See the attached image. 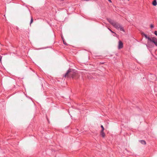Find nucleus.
<instances>
[{"label":"nucleus","instance_id":"1","mask_svg":"<svg viewBox=\"0 0 157 157\" xmlns=\"http://www.w3.org/2000/svg\"><path fill=\"white\" fill-rule=\"evenodd\" d=\"M71 69H69L65 74L64 76L65 77H68L70 76L73 79H78V77L77 74L74 71H71Z\"/></svg>","mask_w":157,"mask_h":157},{"label":"nucleus","instance_id":"2","mask_svg":"<svg viewBox=\"0 0 157 157\" xmlns=\"http://www.w3.org/2000/svg\"><path fill=\"white\" fill-rule=\"evenodd\" d=\"M113 26L117 29H119L120 30L124 31V30L122 26L117 23L115 22Z\"/></svg>","mask_w":157,"mask_h":157},{"label":"nucleus","instance_id":"3","mask_svg":"<svg viewBox=\"0 0 157 157\" xmlns=\"http://www.w3.org/2000/svg\"><path fill=\"white\" fill-rule=\"evenodd\" d=\"M142 35L143 36H144V37H145V38L146 39H147L148 41L151 42V40H152L153 39V37L152 38H151L149 37H148L146 34H145V33H142Z\"/></svg>","mask_w":157,"mask_h":157},{"label":"nucleus","instance_id":"4","mask_svg":"<svg viewBox=\"0 0 157 157\" xmlns=\"http://www.w3.org/2000/svg\"><path fill=\"white\" fill-rule=\"evenodd\" d=\"M123 47V43L120 40L118 43V48L119 49L122 48Z\"/></svg>","mask_w":157,"mask_h":157},{"label":"nucleus","instance_id":"5","mask_svg":"<svg viewBox=\"0 0 157 157\" xmlns=\"http://www.w3.org/2000/svg\"><path fill=\"white\" fill-rule=\"evenodd\" d=\"M151 42L153 43L155 45L157 46V39L155 37H153V39Z\"/></svg>","mask_w":157,"mask_h":157},{"label":"nucleus","instance_id":"6","mask_svg":"<svg viewBox=\"0 0 157 157\" xmlns=\"http://www.w3.org/2000/svg\"><path fill=\"white\" fill-rule=\"evenodd\" d=\"M108 22L110 23L113 26L114 25L115 21L110 19H107Z\"/></svg>","mask_w":157,"mask_h":157},{"label":"nucleus","instance_id":"7","mask_svg":"<svg viewBox=\"0 0 157 157\" xmlns=\"http://www.w3.org/2000/svg\"><path fill=\"white\" fill-rule=\"evenodd\" d=\"M100 135L103 138L105 137V134L104 132V131H101L100 132Z\"/></svg>","mask_w":157,"mask_h":157},{"label":"nucleus","instance_id":"8","mask_svg":"<svg viewBox=\"0 0 157 157\" xmlns=\"http://www.w3.org/2000/svg\"><path fill=\"white\" fill-rule=\"evenodd\" d=\"M139 142L141 143V144H144V145H145L146 144V141L144 140H140Z\"/></svg>","mask_w":157,"mask_h":157},{"label":"nucleus","instance_id":"9","mask_svg":"<svg viewBox=\"0 0 157 157\" xmlns=\"http://www.w3.org/2000/svg\"><path fill=\"white\" fill-rule=\"evenodd\" d=\"M152 5L154 6H156L157 4V3L156 0H154L152 2Z\"/></svg>","mask_w":157,"mask_h":157},{"label":"nucleus","instance_id":"10","mask_svg":"<svg viewBox=\"0 0 157 157\" xmlns=\"http://www.w3.org/2000/svg\"><path fill=\"white\" fill-rule=\"evenodd\" d=\"M108 28V29L112 33H114L115 34H116V33H114V32H113V31L110 29L109 28Z\"/></svg>","mask_w":157,"mask_h":157},{"label":"nucleus","instance_id":"11","mask_svg":"<svg viewBox=\"0 0 157 157\" xmlns=\"http://www.w3.org/2000/svg\"><path fill=\"white\" fill-rule=\"evenodd\" d=\"M101 128H102V129L101 130V131H104V128L103 126L102 125H101Z\"/></svg>","mask_w":157,"mask_h":157},{"label":"nucleus","instance_id":"12","mask_svg":"<svg viewBox=\"0 0 157 157\" xmlns=\"http://www.w3.org/2000/svg\"><path fill=\"white\" fill-rule=\"evenodd\" d=\"M33 22V18L32 17H31V20L30 21V24H31Z\"/></svg>","mask_w":157,"mask_h":157},{"label":"nucleus","instance_id":"13","mask_svg":"<svg viewBox=\"0 0 157 157\" xmlns=\"http://www.w3.org/2000/svg\"><path fill=\"white\" fill-rule=\"evenodd\" d=\"M154 34L156 35V36H157V31H155L154 32Z\"/></svg>","mask_w":157,"mask_h":157},{"label":"nucleus","instance_id":"14","mask_svg":"<svg viewBox=\"0 0 157 157\" xmlns=\"http://www.w3.org/2000/svg\"><path fill=\"white\" fill-rule=\"evenodd\" d=\"M150 27L151 28H153L154 27V25H153L152 24H151V25H150Z\"/></svg>","mask_w":157,"mask_h":157},{"label":"nucleus","instance_id":"15","mask_svg":"<svg viewBox=\"0 0 157 157\" xmlns=\"http://www.w3.org/2000/svg\"><path fill=\"white\" fill-rule=\"evenodd\" d=\"M63 41L64 44H65L66 45H67V44L66 43V42L63 39Z\"/></svg>","mask_w":157,"mask_h":157},{"label":"nucleus","instance_id":"16","mask_svg":"<svg viewBox=\"0 0 157 157\" xmlns=\"http://www.w3.org/2000/svg\"><path fill=\"white\" fill-rule=\"evenodd\" d=\"M2 58V56L0 55V60L1 61V60Z\"/></svg>","mask_w":157,"mask_h":157},{"label":"nucleus","instance_id":"17","mask_svg":"<svg viewBox=\"0 0 157 157\" xmlns=\"http://www.w3.org/2000/svg\"><path fill=\"white\" fill-rule=\"evenodd\" d=\"M108 1H109V2H112V1L111 0H108Z\"/></svg>","mask_w":157,"mask_h":157},{"label":"nucleus","instance_id":"18","mask_svg":"<svg viewBox=\"0 0 157 157\" xmlns=\"http://www.w3.org/2000/svg\"><path fill=\"white\" fill-rule=\"evenodd\" d=\"M46 48H50V47H47Z\"/></svg>","mask_w":157,"mask_h":157}]
</instances>
